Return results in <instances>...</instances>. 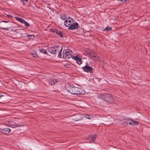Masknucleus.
Instances as JSON below:
<instances>
[{"label": "nucleus", "instance_id": "nucleus-1", "mask_svg": "<svg viewBox=\"0 0 150 150\" xmlns=\"http://www.w3.org/2000/svg\"><path fill=\"white\" fill-rule=\"evenodd\" d=\"M69 91L73 94L84 95L86 92L82 88L74 86L73 85L70 86Z\"/></svg>", "mask_w": 150, "mask_h": 150}, {"label": "nucleus", "instance_id": "nucleus-2", "mask_svg": "<svg viewBox=\"0 0 150 150\" xmlns=\"http://www.w3.org/2000/svg\"><path fill=\"white\" fill-rule=\"evenodd\" d=\"M98 97L103 100L112 103L114 101L112 96L110 93H102L98 96Z\"/></svg>", "mask_w": 150, "mask_h": 150}, {"label": "nucleus", "instance_id": "nucleus-3", "mask_svg": "<svg viewBox=\"0 0 150 150\" xmlns=\"http://www.w3.org/2000/svg\"><path fill=\"white\" fill-rule=\"evenodd\" d=\"M87 54L88 57L94 61H98L99 60V57L97 54L92 50H88Z\"/></svg>", "mask_w": 150, "mask_h": 150}, {"label": "nucleus", "instance_id": "nucleus-4", "mask_svg": "<svg viewBox=\"0 0 150 150\" xmlns=\"http://www.w3.org/2000/svg\"><path fill=\"white\" fill-rule=\"evenodd\" d=\"M72 51L69 49L64 50L63 52V57L68 59L72 57Z\"/></svg>", "mask_w": 150, "mask_h": 150}, {"label": "nucleus", "instance_id": "nucleus-5", "mask_svg": "<svg viewBox=\"0 0 150 150\" xmlns=\"http://www.w3.org/2000/svg\"><path fill=\"white\" fill-rule=\"evenodd\" d=\"M48 51L52 54H54L58 53L59 51L58 46L51 47L47 49Z\"/></svg>", "mask_w": 150, "mask_h": 150}, {"label": "nucleus", "instance_id": "nucleus-6", "mask_svg": "<svg viewBox=\"0 0 150 150\" xmlns=\"http://www.w3.org/2000/svg\"><path fill=\"white\" fill-rule=\"evenodd\" d=\"M82 68L85 72L91 73H93V68L89 66L88 64H86L85 66L82 67Z\"/></svg>", "mask_w": 150, "mask_h": 150}, {"label": "nucleus", "instance_id": "nucleus-7", "mask_svg": "<svg viewBox=\"0 0 150 150\" xmlns=\"http://www.w3.org/2000/svg\"><path fill=\"white\" fill-rule=\"evenodd\" d=\"M74 22V20L71 18L69 17L66 19L64 22L65 25L69 28L71 25V24L73 23Z\"/></svg>", "mask_w": 150, "mask_h": 150}, {"label": "nucleus", "instance_id": "nucleus-8", "mask_svg": "<svg viewBox=\"0 0 150 150\" xmlns=\"http://www.w3.org/2000/svg\"><path fill=\"white\" fill-rule=\"evenodd\" d=\"M79 26L77 23L73 22V23L71 24L70 26L68 28V29L70 30H76L79 28Z\"/></svg>", "mask_w": 150, "mask_h": 150}, {"label": "nucleus", "instance_id": "nucleus-9", "mask_svg": "<svg viewBox=\"0 0 150 150\" xmlns=\"http://www.w3.org/2000/svg\"><path fill=\"white\" fill-rule=\"evenodd\" d=\"M11 131V129L8 128L3 129H0V132L6 134H7Z\"/></svg>", "mask_w": 150, "mask_h": 150}, {"label": "nucleus", "instance_id": "nucleus-10", "mask_svg": "<svg viewBox=\"0 0 150 150\" xmlns=\"http://www.w3.org/2000/svg\"><path fill=\"white\" fill-rule=\"evenodd\" d=\"M72 58L76 60V63L79 65H80L82 63L81 59L80 57H78V56H73Z\"/></svg>", "mask_w": 150, "mask_h": 150}, {"label": "nucleus", "instance_id": "nucleus-11", "mask_svg": "<svg viewBox=\"0 0 150 150\" xmlns=\"http://www.w3.org/2000/svg\"><path fill=\"white\" fill-rule=\"evenodd\" d=\"M97 135L95 134L93 135H91L88 137V139L90 142L94 141L96 138Z\"/></svg>", "mask_w": 150, "mask_h": 150}, {"label": "nucleus", "instance_id": "nucleus-12", "mask_svg": "<svg viewBox=\"0 0 150 150\" xmlns=\"http://www.w3.org/2000/svg\"><path fill=\"white\" fill-rule=\"evenodd\" d=\"M131 120L129 119L124 120L122 121V124L124 125H127L128 124H131Z\"/></svg>", "mask_w": 150, "mask_h": 150}, {"label": "nucleus", "instance_id": "nucleus-13", "mask_svg": "<svg viewBox=\"0 0 150 150\" xmlns=\"http://www.w3.org/2000/svg\"><path fill=\"white\" fill-rule=\"evenodd\" d=\"M56 33L59 36L60 38H62L63 37V34L62 32L60 31H58L57 30H56Z\"/></svg>", "mask_w": 150, "mask_h": 150}, {"label": "nucleus", "instance_id": "nucleus-14", "mask_svg": "<svg viewBox=\"0 0 150 150\" xmlns=\"http://www.w3.org/2000/svg\"><path fill=\"white\" fill-rule=\"evenodd\" d=\"M31 54L34 57L36 58L38 56L36 54V52L35 51H33L31 52Z\"/></svg>", "mask_w": 150, "mask_h": 150}, {"label": "nucleus", "instance_id": "nucleus-15", "mask_svg": "<svg viewBox=\"0 0 150 150\" xmlns=\"http://www.w3.org/2000/svg\"><path fill=\"white\" fill-rule=\"evenodd\" d=\"M15 18L17 20L22 23H23L24 22H25V20L19 17H16Z\"/></svg>", "mask_w": 150, "mask_h": 150}, {"label": "nucleus", "instance_id": "nucleus-16", "mask_svg": "<svg viewBox=\"0 0 150 150\" xmlns=\"http://www.w3.org/2000/svg\"><path fill=\"white\" fill-rule=\"evenodd\" d=\"M27 37L28 38L30 39H33L35 37V35H27Z\"/></svg>", "mask_w": 150, "mask_h": 150}, {"label": "nucleus", "instance_id": "nucleus-17", "mask_svg": "<svg viewBox=\"0 0 150 150\" xmlns=\"http://www.w3.org/2000/svg\"><path fill=\"white\" fill-rule=\"evenodd\" d=\"M138 122H139L137 121H134L133 120H131V123H132L131 125H137L138 124Z\"/></svg>", "mask_w": 150, "mask_h": 150}, {"label": "nucleus", "instance_id": "nucleus-18", "mask_svg": "<svg viewBox=\"0 0 150 150\" xmlns=\"http://www.w3.org/2000/svg\"><path fill=\"white\" fill-rule=\"evenodd\" d=\"M6 97L0 94V101H2L5 99Z\"/></svg>", "mask_w": 150, "mask_h": 150}, {"label": "nucleus", "instance_id": "nucleus-19", "mask_svg": "<svg viewBox=\"0 0 150 150\" xmlns=\"http://www.w3.org/2000/svg\"><path fill=\"white\" fill-rule=\"evenodd\" d=\"M40 52L44 54H47V52L46 50L44 49H42L40 50Z\"/></svg>", "mask_w": 150, "mask_h": 150}, {"label": "nucleus", "instance_id": "nucleus-20", "mask_svg": "<svg viewBox=\"0 0 150 150\" xmlns=\"http://www.w3.org/2000/svg\"><path fill=\"white\" fill-rule=\"evenodd\" d=\"M49 84L51 86H53L54 84V82L53 80L49 81H48Z\"/></svg>", "mask_w": 150, "mask_h": 150}, {"label": "nucleus", "instance_id": "nucleus-21", "mask_svg": "<svg viewBox=\"0 0 150 150\" xmlns=\"http://www.w3.org/2000/svg\"><path fill=\"white\" fill-rule=\"evenodd\" d=\"M23 23L25 24V27H29L30 26L29 24L27 22L25 21V22H24Z\"/></svg>", "mask_w": 150, "mask_h": 150}, {"label": "nucleus", "instance_id": "nucleus-22", "mask_svg": "<svg viewBox=\"0 0 150 150\" xmlns=\"http://www.w3.org/2000/svg\"><path fill=\"white\" fill-rule=\"evenodd\" d=\"M84 116H85V117L86 118L89 119H91V118L93 117H91L89 115H87V114H85L84 115Z\"/></svg>", "mask_w": 150, "mask_h": 150}, {"label": "nucleus", "instance_id": "nucleus-23", "mask_svg": "<svg viewBox=\"0 0 150 150\" xmlns=\"http://www.w3.org/2000/svg\"><path fill=\"white\" fill-rule=\"evenodd\" d=\"M62 49H61V50L59 51V54L58 55V56L59 58H61L62 57V54H61V52L62 51Z\"/></svg>", "mask_w": 150, "mask_h": 150}, {"label": "nucleus", "instance_id": "nucleus-24", "mask_svg": "<svg viewBox=\"0 0 150 150\" xmlns=\"http://www.w3.org/2000/svg\"><path fill=\"white\" fill-rule=\"evenodd\" d=\"M105 29L107 31H109L111 30L112 28H110L109 27H107L105 28Z\"/></svg>", "mask_w": 150, "mask_h": 150}, {"label": "nucleus", "instance_id": "nucleus-25", "mask_svg": "<svg viewBox=\"0 0 150 150\" xmlns=\"http://www.w3.org/2000/svg\"><path fill=\"white\" fill-rule=\"evenodd\" d=\"M1 28L4 30H8V29L7 28H6L4 27V26L3 25H2V26L1 27Z\"/></svg>", "mask_w": 150, "mask_h": 150}, {"label": "nucleus", "instance_id": "nucleus-26", "mask_svg": "<svg viewBox=\"0 0 150 150\" xmlns=\"http://www.w3.org/2000/svg\"><path fill=\"white\" fill-rule=\"evenodd\" d=\"M56 30H57L55 29H53V28H52L51 29V32H53L54 33H56V31H55Z\"/></svg>", "mask_w": 150, "mask_h": 150}, {"label": "nucleus", "instance_id": "nucleus-27", "mask_svg": "<svg viewBox=\"0 0 150 150\" xmlns=\"http://www.w3.org/2000/svg\"><path fill=\"white\" fill-rule=\"evenodd\" d=\"M61 18L63 20H64L65 18H66L65 17V15H64L63 16H62L61 17Z\"/></svg>", "mask_w": 150, "mask_h": 150}, {"label": "nucleus", "instance_id": "nucleus-28", "mask_svg": "<svg viewBox=\"0 0 150 150\" xmlns=\"http://www.w3.org/2000/svg\"><path fill=\"white\" fill-rule=\"evenodd\" d=\"M53 80L54 82V84L58 81V79H54Z\"/></svg>", "mask_w": 150, "mask_h": 150}, {"label": "nucleus", "instance_id": "nucleus-29", "mask_svg": "<svg viewBox=\"0 0 150 150\" xmlns=\"http://www.w3.org/2000/svg\"><path fill=\"white\" fill-rule=\"evenodd\" d=\"M8 17V18H12V16L10 15H7Z\"/></svg>", "mask_w": 150, "mask_h": 150}, {"label": "nucleus", "instance_id": "nucleus-30", "mask_svg": "<svg viewBox=\"0 0 150 150\" xmlns=\"http://www.w3.org/2000/svg\"><path fill=\"white\" fill-rule=\"evenodd\" d=\"M104 124L106 125H110V124H108L107 123V122H105V124Z\"/></svg>", "mask_w": 150, "mask_h": 150}, {"label": "nucleus", "instance_id": "nucleus-31", "mask_svg": "<svg viewBox=\"0 0 150 150\" xmlns=\"http://www.w3.org/2000/svg\"><path fill=\"white\" fill-rule=\"evenodd\" d=\"M2 22H5V23H7L8 22H9V21H2Z\"/></svg>", "mask_w": 150, "mask_h": 150}, {"label": "nucleus", "instance_id": "nucleus-32", "mask_svg": "<svg viewBox=\"0 0 150 150\" xmlns=\"http://www.w3.org/2000/svg\"><path fill=\"white\" fill-rule=\"evenodd\" d=\"M127 0H120V1H122V2H124L125 1H126Z\"/></svg>", "mask_w": 150, "mask_h": 150}, {"label": "nucleus", "instance_id": "nucleus-33", "mask_svg": "<svg viewBox=\"0 0 150 150\" xmlns=\"http://www.w3.org/2000/svg\"><path fill=\"white\" fill-rule=\"evenodd\" d=\"M24 0L25 1H26L27 2H28V0Z\"/></svg>", "mask_w": 150, "mask_h": 150}, {"label": "nucleus", "instance_id": "nucleus-34", "mask_svg": "<svg viewBox=\"0 0 150 150\" xmlns=\"http://www.w3.org/2000/svg\"><path fill=\"white\" fill-rule=\"evenodd\" d=\"M21 1H23V0H21Z\"/></svg>", "mask_w": 150, "mask_h": 150}, {"label": "nucleus", "instance_id": "nucleus-35", "mask_svg": "<svg viewBox=\"0 0 150 150\" xmlns=\"http://www.w3.org/2000/svg\"><path fill=\"white\" fill-rule=\"evenodd\" d=\"M118 1H119V0H117Z\"/></svg>", "mask_w": 150, "mask_h": 150}]
</instances>
